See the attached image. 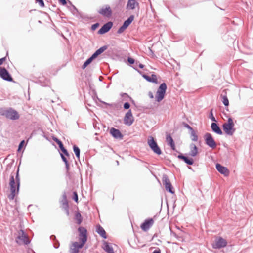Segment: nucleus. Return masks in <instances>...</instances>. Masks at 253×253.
<instances>
[{
    "mask_svg": "<svg viewBox=\"0 0 253 253\" xmlns=\"http://www.w3.org/2000/svg\"><path fill=\"white\" fill-rule=\"evenodd\" d=\"M87 66H88V65H87L86 64H85V63L84 62V64L83 65V66L82 67V68L83 69H84Z\"/></svg>",
    "mask_w": 253,
    "mask_h": 253,
    "instance_id": "nucleus-57",
    "label": "nucleus"
},
{
    "mask_svg": "<svg viewBox=\"0 0 253 253\" xmlns=\"http://www.w3.org/2000/svg\"><path fill=\"white\" fill-rule=\"evenodd\" d=\"M36 2L38 3L41 7L44 6V3L43 0H36Z\"/></svg>",
    "mask_w": 253,
    "mask_h": 253,
    "instance_id": "nucleus-43",
    "label": "nucleus"
},
{
    "mask_svg": "<svg viewBox=\"0 0 253 253\" xmlns=\"http://www.w3.org/2000/svg\"><path fill=\"white\" fill-rule=\"evenodd\" d=\"M75 219L76 220V223L77 224L80 225L82 223L83 221V218L81 216V214L80 212H77L75 216Z\"/></svg>",
    "mask_w": 253,
    "mask_h": 253,
    "instance_id": "nucleus-27",
    "label": "nucleus"
},
{
    "mask_svg": "<svg viewBox=\"0 0 253 253\" xmlns=\"http://www.w3.org/2000/svg\"><path fill=\"white\" fill-rule=\"evenodd\" d=\"M92 61L93 60L89 57L84 62V63L88 65L92 62Z\"/></svg>",
    "mask_w": 253,
    "mask_h": 253,
    "instance_id": "nucleus-49",
    "label": "nucleus"
},
{
    "mask_svg": "<svg viewBox=\"0 0 253 253\" xmlns=\"http://www.w3.org/2000/svg\"><path fill=\"white\" fill-rule=\"evenodd\" d=\"M167 86L165 83H163L159 86L155 96L156 100L157 102L162 101L165 97Z\"/></svg>",
    "mask_w": 253,
    "mask_h": 253,
    "instance_id": "nucleus-5",
    "label": "nucleus"
},
{
    "mask_svg": "<svg viewBox=\"0 0 253 253\" xmlns=\"http://www.w3.org/2000/svg\"><path fill=\"white\" fill-rule=\"evenodd\" d=\"M73 148L74 152L75 153V154L76 157L78 159V160H80V148L76 145H74L73 146Z\"/></svg>",
    "mask_w": 253,
    "mask_h": 253,
    "instance_id": "nucleus-28",
    "label": "nucleus"
},
{
    "mask_svg": "<svg viewBox=\"0 0 253 253\" xmlns=\"http://www.w3.org/2000/svg\"><path fill=\"white\" fill-rule=\"evenodd\" d=\"M73 199L76 202H78V196L76 191L73 192Z\"/></svg>",
    "mask_w": 253,
    "mask_h": 253,
    "instance_id": "nucleus-36",
    "label": "nucleus"
},
{
    "mask_svg": "<svg viewBox=\"0 0 253 253\" xmlns=\"http://www.w3.org/2000/svg\"><path fill=\"white\" fill-rule=\"evenodd\" d=\"M215 167L218 171L221 174H222L225 176L229 175V171L226 167L223 166L219 163H217L215 165Z\"/></svg>",
    "mask_w": 253,
    "mask_h": 253,
    "instance_id": "nucleus-16",
    "label": "nucleus"
},
{
    "mask_svg": "<svg viewBox=\"0 0 253 253\" xmlns=\"http://www.w3.org/2000/svg\"><path fill=\"white\" fill-rule=\"evenodd\" d=\"M127 61L130 64H133L135 63V60L133 58L130 57H128L127 58Z\"/></svg>",
    "mask_w": 253,
    "mask_h": 253,
    "instance_id": "nucleus-45",
    "label": "nucleus"
},
{
    "mask_svg": "<svg viewBox=\"0 0 253 253\" xmlns=\"http://www.w3.org/2000/svg\"><path fill=\"white\" fill-rule=\"evenodd\" d=\"M60 150L64 153V154L66 156H68L69 155L67 150L66 149H65L64 146L62 147V148H61Z\"/></svg>",
    "mask_w": 253,
    "mask_h": 253,
    "instance_id": "nucleus-39",
    "label": "nucleus"
},
{
    "mask_svg": "<svg viewBox=\"0 0 253 253\" xmlns=\"http://www.w3.org/2000/svg\"><path fill=\"white\" fill-rule=\"evenodd\" d=\"M19 235L18 236H23L27 235L26 233H25L24 231L22 229H21L19 230L18 232Z\"/></svg>",
    "mask_w": 253,
    "mask_h": 253,
    "instance_id": "nucleus-48",
    "label": "nucleus"
},
{
    "mask_svg": "<svg viewBox=\"0 0 253 253\" xmlns=\"http://www.w3.org/2000/svg\"><path fill=\"white\" fill-rule=\"evenodd\" d=\"M166 141L167 142L168 144L171 147V149L173 151H175L176 150L175 143L173 141V138L170 135H167Z\"/></svg>",
    "mask_w": 253,
    "mask_h": 253,
    "instance_id": "nucleus-24",
    "label": "nucleus"
},
{
    "mask_svg": "<svg viewBox=\"0 0 253 253\" xmlns=\"http://www.w3.org/2000/svg\"><path fill=\"white\" fill-rule=\"evenodd\" d=\"M63 203H68L65 193H64L63 194V195L62 196V200L61 201V204Z\"/></svg>",
    "mask_w": 253,
    "mask_h": 253,
    "instance_id": "nucleus-38",
    "label": "nucleus"
},
{
    "mask_svg": "<svg viewBox=\"0 0 253 253\" xmlns=\"http://www.w3.org/2000/svg\"><path fill=\"white\" fill-rule=\"evenodd\" d=\"M84 245L81 246V243L75 242L70 248V253H79V249L83 247Z\"/></svg>",
    "mask_w": 253,
    "mask_h": 253,
    "instance_id": "nucleus-18",
    "label": "nucleus"
},
{
    "mask_svg": "<svg viewBox=\"0 0 253 253\" xmlns=\"http://www.w3.org/2000/svg\"><path fill=\"white\" fill-rule=\"evenodd\" d=\"M98 12L100 14L107 17H110L112 14V10L109 5H106L105 8H102Z\"/></svg>",
    "mask_w": 253,
    "mask_h": 253,
    "instance_id": "nucleus-15",
    "label": "nucleus"
},
{
    "mask_svg": "<svg viewBox=\"0 0 253 253\" xmlns=\"http://www.w3.org/2000/svg\"><path fill=\"white\" fill-rule=\"evenodd\" d=\"M19 168L17 169L15 178L14 176L11 174L10 176L9 179V186L10 194L8 195V197L10 200H13L17 194L18 193L20 185V179L19 176Z\"/></svg>",
    "mask_w": 253,
    "mask_h": 253,
    "instance_id": "nucleus-1",
    "label": "nucleus"
},
{
    "mask_svg": "<svg viewBox=\"0 0 253 253\" xmlns=\"http://www.w3.org/2000/svg\"><path fill=\"white\" fill-rule=\"evenodd\" d=\"M17 239L20 241H19L18 240H16V242L19 245H21L22 243H24L25 245H28L30 243V240H29L28 235L17 236Z\"/></svg>",
    "mask_w": 253,
    "mask_h": 253,
    "instance_id": "nucleus-19",
    "label": "nucleus"
},
{
    "mask_svg": "<svg viewBox=\"0 0 253 253\" xmlns=\"http://www.w3.org/2000/svg\"><path fill=\"white\" fill-rule=\"evenodd\" d=\"M96 232L103 239H106L107 238L105 230L99 224L96 226Z\"/></svg>",
    "mask_w": 253,
    "mask_h": 253,
    "instance_id": "nucleus-23",
    "label": "nucleus"
},
{
    "mask_svg": "<svg viewBox=\"0 0 253 253\" xmlns=\"http://www.w3.org/2000/svg\"><path fill=\"white\" fill-rule=\"evenodd\" d=\"M0 77L3 80L12 82L13 78L7 70L4 67H0Z\"/></svg>",
    "mask_w": 253,
    "mask_h": 253,
    "instance_id": "nucleus-11",
    "label": "nucleus"
},
{
    "mask_svg": "<svg viewBox=\"0 0 253 253\" xmlns=\"http://www.w3.org/2000/svg\"><path fill=\"white\" fill-rule=\"evenodd\" d=\"M122 96L123 97H124V96H128V95H127L126 93H122Z\"/></svg>",
    "mask_w": 253,
    "mask_h": 253,
    "instance_id": "nucleus-61",
    "label": "nucleus"
},
{
    "mask_svg": "<svg viewBox=\"0 0 253 253\" xmlns=\"http://www.w3.org/2000/svg\"><path fill=\"white\" fill-rule=\"evenodd\" d=\"M25 144V140H22L20 143L19 144V145H18V150L17 151L18 152H19L21 149L22 148V147H23L24 145Z\"/></svg>",
    "mask_w": 253,
    "mask_h": 253,
    "instance_id": "nucleus-37",
    "label": "nucleus"
},
{
    "mask_svg": "<svg viewBox=\"0 0 253 253\" xmlns=\"http://www.w3.org/2000/svg\"><path fill=\"white\" fill-rule=\"evenodd\" d=\"M147 143L148 146L154 153L158 155H160L162 153L160 148L153 137L152 136H149Z\"/></svg>",
    "mask_w": 253,
    "mask_h": 253,
    "instance_id": "nucleus-4",
    "label": "nucleus"
},
{
    "mask_svg": "<svg viewBox=\"0 0 253 253\" xmlns=\"http://www.w3.org/2000/svg\"><path fill=\"white\" fill-rule=\"evenodd\" d=\"M99 55V54L98 53V52L95 51V52L90 57L93 60Z\"/></svg>",
    "mask_w": 253,
    "mask_h": 253,
    "instance_id": "nucleus-44",
    "label": "nucleus"
},
{
    "mask_svg": "<svg viewBox=\"0 0 253 253\" xmlns=\"http://www.w3.org/2000/svg\"><path fill=\"white\" fill-rule=\"evenodd\" d=\"M103 249L107 253H114L112 247L106 241L103 242Z\"/></svg>",
    "mask_w": 253,
    "mask_h": 253,
    "instance_id": "nucleus-26",
    "label": "nucleus"
},
{
    "mask_svg": "<svg viewBox=\"0 0 253 253\" xmlns=\"http://www.w3.org/2000/svg\"><path fill=\"white\" fill-rule=\"evenodd\" d=\"M60 156H61V159H62V161L65 163V164H66V163L68 162L67 159L64 156V155L63 154L60 153Z\"/></svg>",
    "mask_w": 253,
    "mask_h": 253,
    "instance_id": "nucleus-46",
    "label": "nucleus"
},
{
    "mask_svg": "<svg viewBox=\"0 0 253 253\" xmlns=\"http://www.w3.org/2000/svg\"><path fill=\"white\" fill-rule=\"evenodd\" d=\"M64 210L65 211L66 215L67 216H69V209H65Z\"/></svg>",
    "mask_w": 253,
    "mask_h": 253,
    "instance_id": "nucleus-58",
    "label": "nucleus"
},
{
    "mask_svg": "<svg viewBox=\"0 0 253 253\" xmlns=\"http://www.w3.org/2000/svg\"><path fill=\"white\" fill-rule=\"evenodd\" d=\"M6 60V57H4L0 59V65H2L3 63Z\"/></svg>",
    "mask_w": 253,
    "mask_h": 253,
    "instance_id": "nucleus-53",
    "label": "nucleus"
},
{
    "mask_svg": "<svg viewBox=\"0 0 253 253\" xmlns=\"http://www.w3.org/2000/svg\"><path fill=\"white\" fill-rule=\"evenodd\" d=\"M79 232V240L81 241V246L84 245L87 241V230L83 227H80L78 228Z\"/></svg>",
    "mask_w": 253,
    "mask_h": 253,
    "instance_id": "nucleus-9",
    "label": "nucleus"
},
{
    "mask_svg": "<svg viewBox=\"0 0 253 253\" xmlns=\"http://www.w3.org/2000/svg\"><path fill=\"white\" fill-rule=\"evenodd\" d=\"M99 26V24L98 23H96L92 25L91 29L94 31L96 30Z\"/></svg>",
    "mask_w": 253,
    "mask_h": 253,
    "instance_id": "nucleus-40",
    "label": "nucleus"
},
{
    "mask_svg": "<svg viewBox=\"0 0 253 253\" xmlns=\"http://www.w3.org/2000/svg\"><path fill=\"white\" fill-rule=\"evenodd\" d=\"M150 82L154 83H157V78L155 74H152L150 77Z\"/></svg>",
    "mask_w": 253,
    "mask_h": 253,
    "instance_id": "nucleus-35",
    "label": "nucleus"
},
{
    "mask_svg": "<svg viewBox=\"0 0 253 253\" xmlns=\"http://www.w3.org/2000/svg\"><path fill=\"white\" fill-rule=\"evenodd\" d=\"M154 220L152 218H148L143 222L140 227L144 231H148L149 228L153 225Z\"/></svg>",
    "mask_w": 253,
    "mask_h": 253,
    "instance_id": "nucleus-14",
    "label": "nucleus"
},
{
    "mask_svg": "<svg viewBox=\"0 0 253 253\" xmlns=\"http://www.w3.org/2000/svg\"><path fill=\"white\" fill-rule=\"evenodd\" d=\"M92 98H93V99L94 100H96V99H97L98 100V101H100V102H102V103H103V104H105V105H109V106H111V104H109V103H106V102H105L102 101H101V100H100V99L98 98L97 95V94H96V92H95V94H94V95L93 96H92Z\"/></svg>",
    "mask_w": 253,
    "mask_h": 253,
    "instance_id": "nucleus-34",
    "label": "nucleus"
},
{
    "mask_svg": "<svg viewBox=\"0 0 253 253\" xmlns=\"http://www.w3.org/2000/svg\"><path fill=\"white\" fill-rule=\"evenodd\" d=\"M162 182L165 186L166 190L168 192L171 194L174 193V190H173V186L167 175H163L162 177Z\"/></svg>",
    "mask_w": 253,
    "mask_h": 253,
    "instance_id": "nucleus-8",
    "label": "nucleus"
},
{
    "mask_svg": "<svg viewBox=\"0 0 253 253\" xmlns=\"http://www.w3.org/2000/svg\"><path fill=\"white\" fill-rule=\"evenodd\" d=\"M213 109H211L210 110V112L209 113V118L212 121H213L214 122H216L217 121H216L215 118L214 117V116H213Z\"/></svg>",
    "mask_w": 253,
    "mask_h": 253,
    "instance_id": "nucleus-31",
    "label": "nucleus"
},
{
    "mask_svg": "<svg viewBox=\"0 0 253 253\" xmlns=\"http://www.w3.org/2000/svg\"><path fill=\"white\" fill-rule=\"evenodd\" d=\"M53 139L58 145L59 147L60 148V149L64 146L63 143L59 139L57 138L56 137H54V138H53Z\"/></svg>",
    "mask_w": 253,
    "mask_h": 253,
    "instance_id": "nucleus-32",
    "label": "nucleus"
},
{
    "mask_svg": "<svg viewBox=\"0 0 253 253\" xmlns=\"http://www.w3.org/2000/svg\"><path fill=\"white\" fill-rule=\"evenodd\" d=\"M134 18V15H130L126 20L124 22L123 25L118 29L117 33L119 34L122 33L131 23V22L133 21Z\"/></svg>",
    "mask_w": 253,
    "mask_h": 253,
    "instance_id": "nucleus-10",
    "label": "nucleus"
},
{
    "mask_svg": "<svg viewBox=\"0 0 253 253\" xmlns=\"http://www.w3.org/2000/svg\"><path fill=\"white\" fill-rule=\"evenodd\" d=\"M143 78L146 79L147 81L150 82V76H149L147 75H143Z\"/></svg>",
    "mask_w": 253,
    "mask_h": 253,
    "instance_id": "nucleus-50",
    "label": "nucleus"
},
{
    "mask_svg": "<svg viewBox=\"0 0 253 253\" xmlns=\"http://www.w3.org/2000/svg\"><path fill=\"white\" fill-rule=\"evenodd\" d=\"M108 48V46L107 45H104V46H103L102 47H101L100 48H99V49H98L97 50H96L98 53L100 55L101 53H102L105 50H106Z\"/></svg>",
    "mask_w": 253,
    "mask_h": 253,
    "instance_id": "nucleus-30",
    "label": "nucleus"
},
{
    "mask_svg": "<svg viewBox=\"0 0 253 253\" xmlns=\"http://www.w3.org/2000/svg\"><path fill=\"white\" fill-rule=\"evenodd\" d=\"M190 151L189 155L192 157H195L198 154V148L194 144L191 143L190 145Z\"/></svg>",
    "mask_w": 253,
    "mask_h": 253,
    "instance_id": "nucleus-25",
    "label": "nucleus"
},
{
    "mask_svg": "<svg viewBox=\"0 0 253 253\" xmlns=\"http://www.w3.org/2000/svg\"><path fill=\"white\" fill-rule=\"evenodd\" d=\"M205 143L209 147L214 149L216 147V143L212 137L211 134L210 133H206L204 136Z\"/></svg>",
    "mask_w": 253,
    "mask_h": 253,
    "instance_id": "nucleus-7",
    "label": "nucleus"
},
{
    "mask_svg": "<svg viewBox=\"0 0 253 253\" xmlns=\"http://www.w3.org/2000/svg\"><path fill=\"white\" fill-rule=\"evenodd\" d=\"M170 233H171V235H173V236L175 237H177V235L173 231H172V230L170 228Z\"/></svg>",
    "mask_w": 253,
    "mask_h": 253,
    "instance_id": "nucleus-55",
    "label": "nucleus"
},
{
    "mask_svg": "<svg viewBox=\"0 0 253 253\" xmlns=\"http://www.w3.org/2000/svg\"><path fill=\"white\" fill-rule=\"evenodd\" d=\"M50 239L53 241H56V238L54 235H51L50 237Z\"/></svg>",
    "mask_w": 253,
    "mask_h": 253,
    "instance_id": "nucleus-54",
    "label": "nucleus"
},
{
    "mask_svg": "<svg viewBox=\"0 0 253 253\" xmlns=\"http://www.w3.org/2000/svg\"><path fill=\"white\" fill-rule=\"evenodd\" d=\"M177 158L179 159L182 160L186 164L188 165H192L194 164L193 159L188 158L184 156L183 154L180 153L177 156Z\"/></svg>",
    "mask_w": 253,
    "mask_h": 253,
    "instance_id": "nucleus-20",
    "label": "nucleus"
},
{
    "mask_svg": "<svg viewBox=\"0 0 253 253\" xmlns=\"http://www.w3.org/2000/svg\"><path fill=\"white\" fill-rule=\"evenodd\" d=\"M222 102L225 106H228L229 104V100L226 96H223L222 97Z\"/></svg>",
    "mask_w": 253,
    "mask_h": 253,
    "instance_id": "nucleus-33",
    "label": "nucleus"
},
{
    "mask_svg": "<svg viewBox=\"0 0 253 253\" xmlns=\"http://www.w3.org/2000/svg\"><path fill=\"white\" fill-rule=\"evenodd\" d=\"M149 97H150L151 98H153V93H152L151 92H149Z\"/></svg>",
    "mask_w": 253,
    "mask_h": 253,
    "instance_id": "nucleus-60",
    "label": "nucleus"
},
{
    "mask_svg": "<svg viewBox=\"0 0 253 253\" xmlns=\"http://www.w3.org/2000/svg\"><path fill=\"white\" fill-rule=\"evenodd\" d=\"M65 164V166H66V169H67V170L68 171L69 169V163H67Z\"/></svg>",
    "mask_w": 253,
    "mask_h": 253,
    "instance_id": "nucleus-56",
    "label": "nucleus"
},
{
    "mask_svg": "<svg viewBox=\"0 0 253 253\" xmlns=\"http://www.w3.org/2000/svg\"><path fill=\"white\" fill-rule=\"evenodd\" d=\"M234 124L232 118L230 117L227 120V122L225 123L222 125L223 131L225 133L229 136H232L235 131V128L234 127Z\"/></svg>",
    "mask_w": 253,
    "mask_h": 253,
    "instance_id": "nucleus-3",
    "label": "nucleus"
},
{
    "mask_svg": "<svg viewBox=\"0 0 253 253\" xmlns=\"http://www.w3.org/2000/svg\"><path fill=\"white\" fill-rule=\"evenodd\" d=\"M110 133L116 139H122L123 137V135L121 131L119 129L114 127H112L110 129Z\"/></svg>",
    "mask_w": 253,
    "mask_h": 253,
    "instance_id": "nucleus-17",
    "label": "nucleus"
},
{
    "mask_svg": "<svg viewBox=\"0 0 253 253\" xmlns=\"http://www.w3.org/2000/svg\"><path fill=\"white\" fill-rule=\"evenodd\" d=\"M183 125H184V126L187 128V129H188L189 130H190L191 131L193 130V129L192 128V127L191 126H190L188 124L186 123H183Z\"/></svg>",
    "mask_w": 253,
    "mask_h": 253,
    "instance_id": "nucleus-47",
    "label": "nucleus"
},
{
    "mask_svg": "<svg viewBox=\"0 0 253 253\" xmlns=\"http://www.w3.org/2000/svg\"><path fill=\"white\" fill-rule=\"evenodd\" d=\"M0 115L5 116L7 119L11 120H16L19 118L18 112L12 108H8L7 109L0 108Z\"/></svg>",
    "mask_w": 253,
    "mask_h": 253,
    "instance_id": "nucleus-2",
    "label": "nucleus"
},
{
    "mask_svg": "<svg viewBox=\"0 0 253 253\" xmlns=\"http://www.w3.org/2000/svg\"><path fill=\"white\" fill-rule=\"evenodd\" d=\"M62 208L64 210L69 209L68 203H63L61 204Z\"/></svg>",
    "mask_w": 253,
    "mask_h": 253,
    "instance_id": "nucleus-42",
    "label": "nucleus"
},
{
    "mask_svg": "<svg viewBox=\"0 0 253 253\" xmlns=\"http://www.w3.org/2000/svg\"><path fill=\"white\" fill-rule=\"evenodd\" d=\"M134 122V118L131 110H129L126 114L124 118V123L127 126H131Z\"/></svg>",
    "mask_w": 253,
    "mask_h": 253,
    "instance_id": "nucleus-12",
    "label": "nucleus"
},
{
    "mask_svg": "<svg viewBox=\"0 0 253 253\" xmlns=\"http://www.w3.org/2000/svg\"><path fill=\"white\" fill-rule=\"evenodd\" d=\"M191 136L192 137L191 139L193 141H197L198 140V136L194 130L191 131Z\"/></svg>",
    "mask_w": 253,
    "mask_h": 253,
    "instance_id": "nucleus-29",
    "label": "nucleus"
},
{
    "mask_svg": "<svg viewBox=\"0 0 253 253\" xmlns=\"http://www.w3.org/2000/svg\"><path fill=\"white\" fill-rule=\"evenodd\" d=\"M138 67L141 69H143L144 67V65L141 63H139Z\"/></svg>",
    "mask_w": 253,
    "mask_h": 253,
    "instance_id": "nucleus-59",
    "label": "nucleus"
},
{
    "mask_svg": "<svg viewBox=\"0 0 253 253\" xmlns=\"http://www.w3.org/2000/svg\"><path fill=\"white\" fill-rule=\"evenodd\" d=\"M227 242L226 240L222 237H218L215 239L212 243V247L214 249H219L227 246Z\"/></svg>",
    "mask_w": 253,
    "mask_h": 253,
    "instance_id": "nucleus-6",
    "label": "nucleus"
},
{
    "mask_svg": "<svg viewBox=\"0 0 253 253\" xmlns=\"http://www.w3.org/2000/svg\"><path fill=\"white\" fill-rule=\"evenodd\" d=\"M58 1L60 3L62 4L63 5H65L67 4V2L66 0H58Z\"/></svg>",
    "mask_w": 253,
    "mask_h": 253,
    "instance_id": "nucleus-52",
    "label": "nucleus"
},
{
    "mask_svg": "<svg viewBox=\"0 0 253 253\" xmlns=\"http://www.w3.org/2000/svg\"><path fill=\"white\" fill-rule=\"evenodd\" d=\"M130 103L128 102H126L124 104L123 107L125 109H128L130 108Z\"/></svg>",
    "mask_w": 253,
    "mask_h": 253,
    "instance_id": "nucleus-41",
    "label": "nucleus"
},
{
    "mask_svg": "<svg viewBox=\"0 0 253 253\" xmlns=\"http://www.w3.org/2000/svg\"><path fill=\"white\" fill-rule=\"evenodd\" d=\"M211 128L214 132L217 134L222 135L223 134L221 128L216 122H213L211 123Z\"/></svg>",
    "mask_w": 253,
    "mask_h": 253,
    "instance_id": "nucleus-22",
    "label": "nucleus"
},
{
    "mask_svg": "<svg viewBox=\"0 0 253 253\" xmlns=\"http://www.w3.org/2000/svg\"><path fill=\"white\" fill-rule=\"evenodd\" d=\"M113 24V22L111 21L104 24L98 30V34L102 35L108 32L112 27Z\"/></svg>",
    "mask_w": 253,
    "mask_h": 253,
    "instance_id": "nucleus-13",
    "label": "nucleus"
},
{
    "mask_svg": "<svg viewBox=\"0 0 253 253\" xmlns=\"http://www.w3.org/2000/svg\"><path fill=\"white\" fill-rule=\"evenodd\" d=\"M55 241H56V243H55L54 244V247L55 249H57L59 247L60 244H59V242L57 240H56Z\"/></svg>",
    "mask_w": 253,
    "mask_h": 253,
    "instance_id": "nucleus-51",
    "label": "nucleus"
},
{
    "mask_svg": "<svg viewBox=\"0 0 253 253\" xmlns=\"http://www.w3.org/2000/svg\"><path fill=\"white\" fill-rule=\"evenodd\" d=\"M136 7H139V3L136 1V0H128L127 5L126 8L133 10Z\"/></svg>",
    "mask_w": 253,
    "mask_h": 253,
    "instance_id": "nucleus-21",
    "label": "nucleus"
}]
</instances>
